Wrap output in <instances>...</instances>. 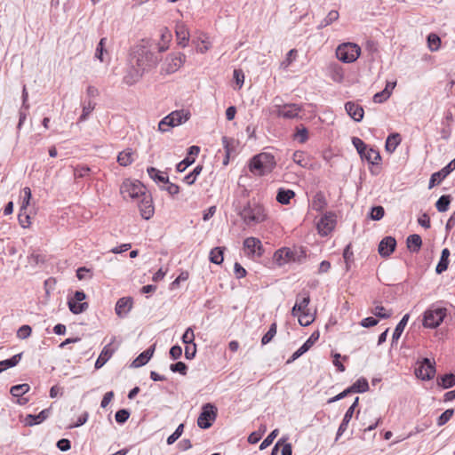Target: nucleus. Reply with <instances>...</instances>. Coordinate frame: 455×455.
Returning <instances> with one entry per match:
<instances>
[{
    "label": "nucleus",
    "instance_id": "338daca9",
    "mask_svg": "<svg viewBox=\"0 0 455 455\" xmlns=\"http://www.w3.org/2000/svg\"><path fill=\"white\" fill-rule=\"evenodd\" d=\"M31 327L28 324H24L19 328L17 331V336L19 339H25L31 335Z\"/></svg>",
    "mask_w": 455,
    "mask_h": 455
},
{
    "label": "nucleus",
    "instance_id": "052dcab7",
    "mask_svg": "<svg viewBox=\"0 0 455 455\" xmlns=\"http://www.w3.org/2000/svg\"><path fill=\"white\" fill-rule=\"evenodd\" d=\"M130 417V412L126 409H121L116 412L115 419L117 423L124 424Z\"/></svg>",
    "mask_w": 455,
    "mask_h": 455
},
{
    "label": "nucleus",
    "instance_id": "6e6d98bb",
    "mask_svg": "<svg viewBox=\"0 0 455 455\" xmlns=\"http://www.w3.org/2000/svg\"><path fill=\"white\" fill-rule=\"evenodd\" d=\"M343 258L345 259V262H346V268L347 270L349 269V264H350V261L353 260L354 259V253H353V251H352V246H351V243H348L344 251H343Z\"/></svg>",
    "mask_w": 455,
    "mask_h": 455
},
{
    "label": "nucleus",
    "instance_id": "c85d7f7f",
    "mask_svg": "<svg viewBox=\"0 0 455 455\" xmlns=\"http://www.w3.org/2000/svg\"><path fill=\"white\" fill-rule=\"evenodd\" d=\"M422 245V239L419 235L413 234L407 237V247L413 252H418Z\"/></svg>",
    "mask_w": 455,
    "mask_h": 455
},
{
    "label": "nucleus",
    "instance_id": "680f3d73",
    "mask_svg": "<svg viewBox=\"0 0 455 455\" xmlns=\"http://www.w3.org/2000/svg\"><path fill=\"white\" fill-rule=\"evenodd\" d=\"M294 138L299 143H305L308 139V132H307V128H305V127L298 128L296 133L294 134Z\"/></svg>",
    "mask_w": 455,
    "mask_h": 455
},
{
    "label": "nucleus",
    "instance_id": "58836bf2",
    "mask_svg": "<svg viewBox=\"0 0 455 455\" xmlns=\"http://www.w3.org/2000/svg\"><path fill=\"white\" fill-rule=\"evenodd\" d=\"M339 17L338 11L332 10L329 12L327 16L319 23L317 26V29H322L329 25H331L333 21H336Z\"/></svg>",
    "mask_w": 455,
    "mask_h": 455
},
{
    "label": "nucleus",
    "instance_id": "3c124183",
    "mask_svg": "<svg viewBox=\"0 0 455 455\" xmlns=\"http://www.w3.org/2000/svg\"><path fill=\"white\" fill-rule=\"evenodd\" d=\"M352 144L356 148V151L360 155V156L364 155L368 146L361 139L357 137H353Z\"/></svg>",
    "mask_w": 455,
    "mask_h": 455
},
{
    "label": "nucleus",
    "instance_id": "473e14b6",
    "mask_svg": "<svg viewBox=\"0 0 455 455\" xmlns=\"http://www.w3.org/2000/svg\"><path fill=\"white\" fill-rule=\"evenodd\" d=\"M22 354H17L9 359L0 361V373L6 371L9 368L16 366L20 361Z\"/></svg>",
    "mask_w": 455,
    "mask_h": 455
},
{
    "label": "nucleus",
    "instance_id": "72a5a7b5",
    "mask_svg": "<svg viewBox=\"0 0 455 455\" xmlns=\"http://www.w3.org/2000/svg\"><path fill=\"white\" fill-rule=\"evenodd\" d=\"M401 142V137L398 133L390 134L386 140V150L393 153Z\"/></svg>",
    "mask_w": 455,
    "mask_h": 455
},
{
    "label": "nucleus",
    "instance_id": "dca6fc26",
    "mask_svg": "<svg viewBox=\"0 0 455 455\" xmlns=\"http://www.w3.org/2000/svg\"><path fill=\"white\" fill-rule=\"evenodd\" d=\"M396 241L392 236L384 237L379 244V253L381 257L387 258L395 250Z\"/></svg>",
    "mask_w": 455,
    "mask_h": 455
},
{
    "label": "nucleus",
    "instance_id": "f704fd0d",
    "mask_svg": "<svg viewBox=\"0 0 455 455\" xmlns=\"http://www.w3.org/2000/svg\"><path fill=\"white\" fill-rule=\"evenodd\" d=\"M353 414H354L353 409H347V411H346L344 418L341 421V424L339 427L336 440H338V438L340 435H342L343 433L347 430L349 421L351 420V419L353 417Z\"/></svg>",
    "mask_w": 455,
    "mask_h": 455
},
{
    "label": "nucleus",
    "instance_id": "f03ea898",
    "mask_svg": "<svg viewBox=\"0 0 455 455\" xmlns=\"http://www.w3.org/2000/svg\"><path fill=\"white\" fill-rule=\"evenodd\" d=\"M275 165V156L268 152H262L251 159L249 169L254 174L264 176L270 173Z\"/></svg>",
    "mask_w": 455,
    "mask_h": 455
},
{
    "label": "nucleus",
    "instance_id": "423d86ee",
    "mask_svg": "<svg viewBox=\"0 0 455 455\" xmlns=\"http://www.w3.org/2000/svg\"><path fill=\"white\" fill-rule=\"evenodd\" d=\"M189 118L188 113L181 111H173L165 117H164L158 124V130L164 132H167L169 127L178 126Z\"/></svg>",
    "mask_w": 455,
    "mask_h": 455
},
{
    "label": "nucleus",
    "instance_id": "37998d69",
    "mask_svg": "<svg viewBox=\"0 0 455 455\" xmlns=\"http://www.w3.org/2000/svg\"><path fill=\"white\" fill-rule=\"evenodd\" d=\"M30 389L28 384H19L11 387L10 393L14 397H21L23 395L28 393Z\"/></svg>",
    "mask_w": 455,
    "mask_h": 455
},
{
    "label": "nucleus",
    "instance_id": "e433bc0d",
    "mask_svg": "<svg viewBox=\"0 0 455 455\" xmlns=\"http://www.w3.org/2000/svg\"><path fill=\"white\" fill-rule=\"evenodd\" d=\"M68 307L69 310L76 315L81 314L84 312L88 308V303L87 302H78L76 300L69 299L68 302Z\"/></svg>",
    "mask_w": 455,
    "mask_h": 455
},
{
    "label": "nucleus",
    "instance_id": "ea45409f",
    "mask_svg": "<svg viewBox=\"0 0 455 455\" xmlns=\"http://www.w3.org/2000/svg\"><path fill=\"white\" fill-rule=\"evenodd\" d=\"M95 106H96V103L93 102L92 100L84 101L83 103V111H82V115L79 117V122L85 121L88 118L89 115L95 108Z\"/></svg>",
    "mask_w": 455,
    "mask_h": 455
},
{
    "label": "nucleus",
    "instance_id": "79ce46f5",
    "mask_svg": "<svg viewBox=\"0 0 455 455\" xmlns=\"http://www.w3.org/2000/svg\"><path fill=\"white\" fill-rule=\"evenodd\" d=\"M438 385L443 388L447 389L455 386V375L453 373L444 374L440 378Z\"/></svg>",
    "mask_w": 455,
    "mask_h": 455
},
{
    "label": "nucleus",
    "instance_id": "13d9d810",
    "mask_svg": "<svg viewBox=\"0 0 455 455\" xmlns=\"http://www.w3.org/2000/svg\"><path fill=\"white\" fill-rule=\"evenodd\" d=\"M184 425L180 424L176 430L167 438V443L169 445L174 443L182 435L183 433Z\"/></svg>",
    "mask_w": 455,
    "mask_h": 455
},
{
    "label": "nucleus",
    "instance_id": "39448f33",
    "mask_svg": "<svg viewBox=\"0 0 455 455\" xmlns=\"http://www.w3.org/2000/svg\"><path fill=\"white\" fill-rule=\"evenodd\" d=\"M361 53V48L354 43H344L336 50L337 58L344 63L355 61Z\"/></svg>",
    "mask_w": 455,
    "mask_h": 455
},
{
    "label": "nucleus",
    "instance_id": "e2e57ef3",
    "mask_svg": "<svg viewBox=\"0 0 455 455\" xmlns=\"http://www.w3.org/2000/svg\"><path fill=\"white\" fill-rule=\"evenodd\" d=\"M233 143L234 140L231 138H228L227 136L222 137V145L225 149L227 158L229 159L232 148H233Z\"/></svg>",
    "mask_w": 455,
    "mask_h": 455
},
{
    "label": "nucleus",
    "instance_id": "0eeeda50",
    "mask_svg": "<svg viewBox=\"0 0 455 455\" xmlns=\"http://www.w3.org/2000/svg\"><path fill=\"white\" fill-rule=\"evenodd\" d=\"M217 417V408L212 403H206L202 407V411L197 418V425L203 429L212 427Z\"/></svg>",
    "mask_w": 455,
    "mask_h": 455
},
{
    "label": "nucleus",
    "instance_id": "393cba45",
    "mask_svg": "<svg viewBox=\"0 0 455 455\" xmlns=\"http://www.w3.org/2000/svg\"><path fill=\"white\" fill-rule=\"evenodd\" d=\"M310 302V295L307 291H300L296 298V306H299L302 313L308 312L307 307Z\"/></svg>",
    "mask_w": 455,
    "mask_h": 455
},
{
    "label": "nucleus",
    "instance_id": "6ab92c4d",
    "mask_svg": "<svg viewBox=\"0 0 455 455\" xmlns=\"http://www.w3.org/2000/svg\"><path fill=\"white\" fill-rule=\"evenodd\" d=\"M244 248L248 251L249 254H257L261 256L262 254V244L259 239L256 237H248L243 242Z\"/></svg>",
    "mask_w": 455,
    "mask_h": 455
},
{
    "label": "nucleus",
    "instance_id": "774afa93",
    "mask_svg": "<svg viewBox=\"0 0 455 455\" xmlns=\"http://www.w3.org/2000/svg\"><path fill=\"white\" fill-rule=\"evenodd\" d=\"M170 369L173 372H180L181 375H186L188 367L183 362H177L170 366Z\"/></svg>",
    "mask_w": 455,
    "mask_h": 455
},
{
    "label": "nucleus",
    "instance_id": "aec40b11",
    "mask_svg": "<svg viewBox=\"0 0 455 455\" xmlns=\"http://www.w3.org/2000/svg\"><path fill=\"white\" fill-rule=\"evenodd\" d=\"M112 342L106 345L101 353L100 354L98 359L95 362V368H101L113 355L115 349L111 347Z\"/></svg>",
    "mask_w": 455,
    "mask_h": 455
},
{
    "label": "nucleus",
    "instance_id": "20e7f679",
    "mask_svg": "<svg viewBox=\"0 0 455 455\" xmlns=\"http://www.w3.org/2000/svg\"><path fill=\"white\" fill-rule=\"evenodd\" d=\"M120 193L125 200L128 198L139 200L147 192L146 188L141 182L138 180L132 181L131 180H125L121 185Z\"/></svg>",
    "mask_w": 455,
    "mask_h": 455
},
{
    "label": "nucleus",
    "instance_id": "a878e982",
    "mask_svg": "<svg viewBox=\"0 0 455 455\" xmlns=\"http://www.w3.org/2000/svg\"><path fill=\"white\" fill-rule=\"evenodd\" d=\"M450 251L447 248H444L442 251L440 260L435 267V272L437 274H442L443 272L446 271L449 266V257H450Z\"/></svg>",
    "mask_w": 455,
    "mask_h": 455
},
{
    "label": "nucleus",
    "instance_id": "49530a36",
    "mask_svg": "<svg viewBox=\"0 0 455 455\" xmlns=\"http://www.w3.org/2000/svg\"><path fill=\"white\" fill-rule=\"evenodd\" d=\"M107 38L103 37L100 40L96 50H95V58L98 59L100 61H104V52H106L105 45H106Z\"/></svg>",
    "mask_w": 455,
    "mask_h": 455
},
{
    "label": "nucleus",
    "instance_id": "864d4df0",
    "mask_svg": "<svg viewBox=\"0 0 455 455\" xmlns=\"http://www.w3.org/2000/svg\"><path fill=\"white\" fill-rule=\"evenodd\" d=\"M454 410L453 409H447L444 412H443L439 418L437 419V425L439 427H442L445 425L453 416Z\"/></svg>",
    "mask_w": 455,
    "mask_h": 455
},
{
    "label": "nucleus",
    "instance_id": "5fc2aeb1",
    "mask_svg": "<svg viewBox=\"0 0 455 455\" xmlns=\"http://www.w3.org/2000/svg\"><path fill=\"white\" fill-rule=\"evenodd\" d=\"M292 160L301 167H306L307 164V160L303 151H295L292 156Z\"/></svg>",
    "mask_w": 455,
    "mask_h": 455
},
{
    "label": "nucleus",
    "instance_id": "c756f323",
    "mask_svg": "<svg viewBox=\"0 0 455 455\" xmlns=\"http://www.w3.org/2000/svg\"><path fill=\"white\" fill-rule=\"evenodd\" d=\"M363 160H366L369 164H378L381 159L379 152L374 148H366L363 156H361Z\"/></svg>",
    "mask_w": 455,
    "mask_h": 455
},
{
    "label": "nucleus",
    "instance_id": "b1692460",
    "mask_svg": "<svg viewBox=\"0 0 455 455\" xmlns=\"http://www.w3.org/2000/svg\"><path fill=\"white\" fill-rule=\"evenodd\" d=\"M327 205V202L325 199V196L323 192L319 191L317 192L311 202V207L314 211L321 212L323 210Z\"/></svg>",
    "mask_w": 455,
    "mask_h": 455
},
{
    "label": "nucleus",
    "instance_id": "de8ad7c7",
    "mask_svg": "<svg viewBox=\"0 0 455 455\" xmlns=\"http://www.w3.org/2000/svg\"><path fill=\"white\" fill-rule=\"evenodd\" d=\"M428 47L431 52L437 51L440 47L441 39L435 34H430L427 36Z\"/></svg>",
    "mask_w": 455,
    "mask_h": 455
},
{
    "label": "nucleus",
    "instance_id": "7c9ffc66",
    "mask_svg": "<svg viewBox=\"0 0 455 455\" xmlns=\"http://www.w3.org/2000/svg\"><path fill=\"white\" fill-rule=\"evenodd\" d=\"M176 37L180 46L185 47L187 45L189 39V33L184 25L177 26Z\"/></svg>",
    "mask_w": 455,
    "mask_h": 455
},
{
    "label": "nucleus",
    "instance_id": "603ef678",
    "mask_svg": "<svg viewBox=\"0 0 455 455\" xmlns=\"http://www.w3.org/2000/svg\"><path fill=\"white\" fill-rule=\"evenodd\" d=\"M276 323H274L270 325L268 331H267V333L262 337L261 339V343L262 345H267V343H269L272 339L275 337V335L276 334Z\"/></svg>",
    "mask_w": 455,
    "mask_h": 455
},
{
    "label": "nucleus",
    "instance_id": "9b49d317",
    "mask_svg": "<svg viewBox=\"0 0 455 455\" xmlns=\"http://www.w3.org/2000/svg\"><path fill=\"white\" fill-rule=\"evenodd\" d=\"M415 374L423 380L433 379L435 374V363H432L428 358H424L421 364L415 369Z\"/></svg>",
    "mask_w": 455,
    "mask_h": 455
},
{
    "label": "nucleus",
    "instance_id": "2eb2a0df",
    "mask_svg": "<svg viewBox=\"0 0 455 455\" xmlns=\"http://www.w3.org/2000/svg\"><path fill=\"white\" fill-rule=\"evenodd\" d=\"M274 260L278 266H283L285 263L295 261V252L290 248H281L275 252Z\"/></svg>",
    "mask_w": 455,
    "mask_h": 455
},
{
    "label": "nucleus",
    "instance_id": "4be33fe9",
    "mask_svg": "<svg viewBox=\"0 0 455 455\" xmlns=\"http://www.w3.org/2000/svg\"><path fill=\"white\" fill-rule=\"evenodd\" d=\"M154 351H155L154 346L150 347L147 350L143 351L141 354L139 355L138 357H136L132 361L131 366L133 368H139V367L145 365L149 361V359L152 357Z\"/></svg>",
    "mask_w": 455,
    "mask_h": 455
},
{
    "label": "nucleus",
    "instance_id": "c9c22d12",
    "mask_svg": "<svg viewBox=\"0 0 455 455\" xmlns=\"http://www.w3.org/2000/svg\"><path fill=\"white\" fill-rule=\"evenodd\" d=\"M349 387L352 393H363L369 389V384L365 378H360Z\"/></svg>",
    "mask_w": 455,
    "mask_h": 455
},
{
    "label": "nucleus",
    "instance_id": "7ed1b4c3",
    "mask_svg": "<svg viewBox=\"0 0 455 455\" xmlns=\"http://www.w3.org/2000/svg\"><path fill=\"white\" fill-rule=\"evenodd\" d=\"M240 216L247 225L260 223L266 220L264 207L256 203H249L244 206Z\"/></svg>",
    "mask_w": 455,
    "mask_h": 455
},
{
    "label": "nucleus",
    "instance_id": "bb28decb",
    "mask_svg": "<svg viewBox=\"0 0 455 455\" xmlns=\"http://www.w3.org/2000/svg\"><path fill=\"white\" fill-rule=\"evenodd\" d=\"M410 315L409 314H406L403 316L401 321L397 323L393 335H392V343L397 342L400 339L408 321H409Z\"/></svg>",
    "mask_w": 455,
    "mask_h": 455
},
{
    "label": "nucleus",
    "instance_id": "2f4dec72",
    "mask_svg": "<svg viewBox=\"0 0 455 455\" xmlns=\"http://www.w3.org/2000/svg\"><path fill=\"white\" fill-rule=\"evenodd\" d=\"M295 193L291 189L280 188L276 195V201L282 204H288Z\"/></svg>",
    "mask_w": 455,
    "mask_h": 455
},
{
    "label": "nucleus",
    "instance_id": "412c9836",
    "mask_svg": "<svg viewBox=\"0 0 455 455\" xmlns=\"http://www.w3.org/2000/svg\"><path fill=\"white\" fill-rule=\"evenodd\" d=\"M50 413H51V409L48 408V409L43 410L37 415L28 414L25 418V424L27 426H34V425L40 424L50 416Z\"/></svg>",
    "mask_w": 455,
    "mask_h": 455
},
{
    "label": "nucleus",
    "instance_id": "f8f14e48",
    "mask_svg": "<svg viewBox=\"0 0 455 455\" xmlns=\"http://www.w3.org/2000/svg\"><path fill=\"white\" fill-rule=\"evenodd\" d=\"M138 206L140 209V216L144 220H149L153 217L155 209L153 201L150 195L147 193L138 200Z\"/></svg>",
    "mask_w": 455,
    "mask_h": 455
},
{
    "label": "nucleus",
    "instance_id": "69168bd1",
    "mask_svg": "<svg viewBox=\"0 0 455 455\" xmlns=\"http://www.w3.org/2000/svg\"><path fill=\"white\" fill-rule=\"evenodd\" d=\"M182 342L184 344H193L194 343V340H195V334H194V330L192 327H188L184 334L182 335Z\"/></svg>",
    "mask_w": 455,
    "mask_h": 455
},
{
    "label": "nucleus",
    "instance_id": "a19ab883",
    "mask_svg": "<svg viewBox=\"0 0 455 455\" xmlns=\"http://www.w3.org/2000/svg\"><path fill=\"white\" fill-rule=\"evenodd\" d=\"M223 250L224 248L220 247L212 249L210 251V261L217 265L221 264L224 259Z\"/></svg>",
    "mask_w": 455,
    "mask_h": 455
},
{
    "label": "nucleus",
    "instance_id": "bf43d9fd",
    "mask_svg": "<svg viewBox=\"0 0 455 455\" xmlns=\"http://www.w3.org/2000/svg\"><path fill=\"white\" fill-rule=\"evenodd\" d=\"M30 199H31V190L29 188L26 187L23 188V198H22V203H21V206H20L21 212L27 210V207L29 204Z\"/></svg>",
    "mask_w": 455,
    "mask_h": 455
},
{
    "label": "nucleus",
    "instance_id": "6e6552de",
    "mask_svg": "<svg viewBox=\"0 0 455 455\" xmlns=\"http://www.w3.org/2000/svg\"><path fill=\"white\" fill-rule=\"evenodd\" d=\"M186 56L184 53L177 52L169 54L162 66V73L166 75L178 71L184 64Z\"/></svg>",
    "mask_w": 455,
    "mask_h": 455
},
{
    "label": "nucleus",
    "instance_id": "09e8293b",
    "mask_svg": "<svg viewBox=\"0 0 455 455\" xmlns=\"http://www.w3.org/2000/svg\"><path fill=\"white\" fill-rule=\"evenodd\" d=\"M171 36V32L166 28L161 30V38L164 44L158 47L159 52H164L168 49V43L170 42Z\"/></svg>",
    "mask_w": 455,
    "mask_h": 455
},
{
    "label": "nucleus",
    "instance_id": "f257e3e1",
    "mask_svg": "<svg viewBox=\"0 0 455 455\" xmlns=\"http://www.w3.org/2000/svg\"><path fill=\"white\" fill-rule=\"evenodd\" d=\"M156 49V44L148 39H144L134 46L130 60L132 71L129 76L124 77L127 84H134L145 72L149 71L157 65L159 58L155 52Z\"/></svg>",
    "mask_w": 455,
    "mask_h": 455
},
{
    "label": "nucleus",
    "instance_id": "1a4fd4ad",
    "mask_svg": "<svg viewBox=\"0 0 455 455\" xmlns=\"http://www.w3.org/2000/svg\"><path fill=\"white\" fill-rule=\"evenodd\" d=\"M446 315V308L435 307L427 310L424 314L423 324L427 328L437 327Z\"/></svg>",
    "mask_w": 455,
    "mask_h": 455
},
{
    "label": "nucleus",
    "instance_id": "a211bd4d",
    "mask_svg": "<svg viewBox=\"0 0 455 455\" xmlns=\"http://www.w3.org/2000/svg\"><path fill=\"white\" fill-rule=\"evenodd\" d=\"M345 109L347 115L355 122H360L363 118L364 111L362 106L353 101L345 104Z\"/></svg>",
    "mask_w": 455,
    "mask_h": 455
},
{
    "label": "nucleus",
    "instance_id": "4c0bfd02",
    "mask_svg": "<svg viewBox=\"0 0 455 455\" xmlns=\"http://www.w3.org/2000/svg\"><path fill=\"white\" fill-rule=\"evenodd\" d=\"M371 312L374 315H376L377 317L381 318V319H387L393 314L391 309L387 310L381 305H375L374 307L371 308Z\"/></svg>",
    "mask_w": 455,
    "mask_h": 455
},
{
    "label": "nucleus",
    "instance_id": "4d7b16f0",
    "mask_svg": "<svg viewBox=\"0 0 455 455\" xmlns=\"http://www.w3.org/2000/svg\"><path fill=\"white\" fill-rule=\"evenodd\" d=\"M279 433V430L278 429H275L273 430L264 440L263 442L260 443L259 445V450H264L266 449L267 447H268L272 443L273 441L275 440V438L277 436Z\"/></svg>",
    "mask_w": 455,
    "mask_h": 455
},
{
    "label": "nucleus",
    "instance_id": "8fccbe9b",
    "mask_svg": "<svg viewBox=\"0 0 455 455\" xmlns=\"http://www.w3.org/2000/svg\"><path fill=\"white\" fill-rule=\"evenodd\" d=\"M298 52L296 49H291L286 54V58L282 61L281 67L283 68H287L297 58Z\"/></svg>",
    "mask_w": 455,
    "mask_h": 455
},
{
    "label": "nucleus",
    "instance_id": "5701e85b",
    "mask_svg": "<svg viewBox=\"0 0 455 455\" xmlns=\"http://www.w3.org/2000/svg\"><path fill=\"white\" fill-rule=\"evenodd\" d=\"M133 155L134 152L132 148H126L125 150L120 152L117 156L118 164L124 167L130 165L134 161Z\"/></svg>",
    "mask_w": 455,
    "mask_h": 455
},
{
    "label": "nucleus",
    "instance_id": "ddd939ff",
    "mask_svg": "<svg viewBox=\"0 0 455 455\" xmlns=\"http://www.w3.org/2000/svg\"><path fill=\"white\" fill-rule=\"evenodd\" d=\"M453 170H455V158L439 172H434L431 175L428 188H432L441 183Z\"/></svg>",
    "mask_w": 455,
    "mask_h": 455
},
{
    "label": "nucleus",
    "instance_id": "9d476101",
    "mask_svg": "<svg viewBox=\"0 0 455 455\" xmlns=\"http://www.w3.org/2000/svg\"><path fill=\"white\" fill-rule=\"evenodd\" d=\"M336 226V215L332 212L325 213L317 222V230L320 235H328Z\"/></svg>",
    "mask_w": 455,
    "mask_h": 455
},
{
    "label": "nucleus",
    "instance_id": "0e129e2a",
    "mask_svg": "<svg viewBox=\"0 0 455 455\" xmlns=\"http://www.w3.org/2000/svg\"><path fill=\"white\" fill-rule=\"evenodd\" d=\"M315 320V317L309 312H304L299 317V323L301 326H308Z\"/></svg>",
    "mask_w": 455,
    "mask_h": 455
},
{
    "label": "nucleus",
    "instance_id": "4468645a",
    "mask_svg": "<svg viewBox=\"0 0 455 455\" xmlns=\"http://www.w3.org/2000/svg\"><path fill=\"white\" fill-rule=\"evenodd\" d=\"M276 115L279 117L287 119H293L299 116V112L302 110L301 106L298 104H285L283 106H275Z\"/></svg>",
    "mask_w": 455,
    "mask_h": 455
},
{
    "label": "nucleus",
    "instance_id": "f3484780",
    "mask_svg": "<svg viewBox=\"0 0 455 455\" xmlns=\"http://www.w3.org/2000/svg\"><path fill=\"white\" fill-rule=\"evenodd\" d=\"M132 299L131 297H123L116 304V314L120 317H125L132 308Z\"/></svg>",
    "mask_w": 455,
    "mask_h": 455
},
{
    "label": "nucleus",
    "instance_id": "c03bdc74",
    "mask_svg": "<svg viewBox=\"0 0 455 455\" xmlns=\"http://www.w3.org/2000/svg\"><path fill=\"white\" fill-rule=\"evenodd\" d=\"M450 203H451V196L448 195H443L435 203V207L438 212H444L448 210Z\"/></svg>",
    "mask_w": 455,
    "mask_h": 455
},
{
    "label": "nucleus",
    "instance_id": "cd10ccee",
    "mask_svg": "<svg viewBox=\"0 0 455 455\" xmlns=\"http://www.w3.org/2000/svg\"><path fill=\"white\" fill-rule=\"evenodd\" d=\"M147 172L149 177L154 180L156 182H162L164 184L169 183V177L165 173L158 171L155 167H148Z\"/></svg>",
    "mask_w": 455,
    "mask_h": 455
},
{
    "label": "nucleus",
    "instance_id": "a18cd8bd",
    "mask_svg": "<svg viewBox=\"0 0 455 455\" xmlns=\"http://www.w3.org/2000/svg\"><path fill=\"white\" fill-rule=\"evenodd\" d=\"M203 170L202 165H197L190 173L184 177V182L188 185H192L196 180L197 176L201 173Z\"/></svg>",
    "mask_w": 455,
    "mask_h": 455
}]
</instances>
